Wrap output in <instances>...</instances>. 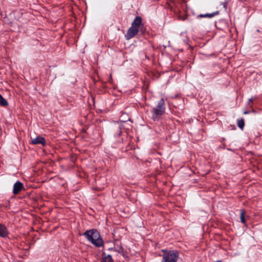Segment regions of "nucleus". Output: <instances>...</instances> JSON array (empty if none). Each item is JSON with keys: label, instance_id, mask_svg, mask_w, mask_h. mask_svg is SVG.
<instances>
[{"label": "nucleus", "instance_id": "7", "mask_svg": "<svg viewBox=\"0 0 262 262\" xmlns=\"http://www.w3.org/2000/svg\"><path fill=\"white\" fill-rule=\"evenodd\" d=\"M109 249L110 250H114L115 251H117L120 254L122 255L123 256H124L123 249L122 247L121 246L118 245L117 244H116L114 248H111Z\"/></svg>", "mask_w": 262, "mask_h": 262}, {"label": "nucleus", "instance_id": "1", "mask_svg": "<svg viewBox=\"0 0 262 262\" xmlns=\"http://www.w3.org/2000/svg\"><path fill=\"white\" fill-rule=\"evenodd\" d=\"M84 235L87 239L96 247H101L103 245V241L99 233L95 229L88 230L84 233Z\"/></svg>", "mask_w": 262, "mask_h": 262}, {"label": "nucleus", "instance_id": "4", "mask_svg": "<svg viewBox=\"0 0 262 262\" xmlns=\"http://www.w3.org/2000/svg\"><path fill=\"white\" fill-rule=\"evenodd\" d=\"M179 253L176 251H169L164 253L162 262H177Z\"/></svg>", "mask_w": 262, "mask_h": 262}, {"label": "nucleus", "instance_id": "13", "mask_svg": "<svg viewBox=\"0 0 262 262\" xmlns=\"http://www.w3.org/2000/svg\"><path fill=\"white\" fill-rule=\"evenodd\" d=\"M116 125H117L118 130L117 131V133L115 134V136H120L121 135V126H120V124L118 123H117Z\"/></svg>", "mask_w": 262, "mask_h": 262}, {"label": "nucleus", "instance_id": "12", "mask_svg": "<svg viewBox=\"0 0 262 262\" xmlns=\"http://www.w3.org/2000/svg\"><path fill=\"white\" fill-rule=\"evenodd\" d=\"M113 261V259L112 256L110 255H108L104 258H103L101 262H112Z\"/></svg>", "mask_w": 262, "mask_h": 262}, {"label": "nucleus", "instance_id": "9", "mask_svg": "<svg viewBox=\"0 0 262 262\" xmlns=\"http://www.w3.org/2000/svg\"><path fill=\"white\" fill-rule=\"evenodd\" d=\"M8 105V103L7 101L0 94V105L2 106H6Z\"/></svg>", "mask_w": 262, "mask_h": 262}, {"label": "nucleus", "instance_id": "15", "mask_svg": "<svg viewBox=\"0 0 262 262\" xmlns=\"http://www.w3.org/2000/svg\"><path fill=\"white\" fill-rule=\"evenodd\" d=\"M252 101H253V98H251L249 99L248 105H249L250 107H251V106L250 105V103L252 102Z\"/></svg>", "mask_w": 262, "mask_h": 262}, {"label": "nucleus", "instance_id": "17", "mask_svg": "<svg viewBox=\"0 0 262 262\" xmlns=\"http://www.w3.org/2000/svg\"><path fill=\"white\" fill-rule=\"evenodd\" d=\"M252 112H253V113H255V111H254V110H253V111H252Z\"/></svg>", "mask_w": 262, "mask_h": 262}, {"label": "nucleus", "instance_id": "5", "mask_svg": "<svg viewBox=\"0 0 262 262\" xmlns=\"http://www.w3.org/2000/svg\"><path fill=\"white\" fill-rule=\"evenodd\" d=\"M23 188V184L19 181H17L13 185V193L14 194L18 193Z\"/></svg>", "mask_w": 262, "mask_h": 262}, {"label": "nucleus", "instance_id": "14", "mask_svg": "<svg viewBox=\"0 0 262 262\" xmlns=\"http://www.w3.org/2000/svg\"><path fill=\"white\" fill-rule=\"evenodd\" d=\"M240 219H241V222L243 223H245V217H244V212L243 211H242L241 212Z\"/></svg>", "mask_w": 262, "mask_h": 262}, {"label": "nucleus", "instance_id": "6", "mask_svg": "<svg viewBox=\"0 0 262 262\" xmlns=\"http://www.w3.org/2000/svg\"><path fill=\"white\" fill-rule=\"evenodd\" d=\"M32 143L34 144H41L43 145L45 144V140L43 138L38 136L32 139Z\"/></svg>", "mask_w": 262, "mask_h": 262}, {"label": "nucleus", "instance_id": "11", "mask_svg": "<svg viewBox=\"0 0 262 262\" xmlns=\"http://www.w3.org/2000/svg\"><path fill=\"white\" fill-rule=\"evenodd\" d=\"M237 125L241 129H243L245 123L244 119H242L237 121Z\"/></svg>", "mask_w": 262, "mask_h": 262}, {"label": "nucleus", "instance_id": "3", "mask_svg": "<svg viewBox=\"0 0 262 262\" xmlns=\"http://www.w3.org/2000/svg\"><path fill=\"white\" fill-rule=\"evenodd\" d=\"M163 99H161L157 106L152 110L151 118L154 120H158L164 113L165 107Z\"/></svg>", "mask_w": 262, "mask_h": 262}, {"label": "nucleus", "instance_id": "10", "mask_svg": "<svg viewBox=\"0 0 262 262\" xmlns=\"http://www.w3.org/2000/svg\"><path fill=\"white\" fill-rule=\"evenodd\" d=\"M218 13H219V12L218 11H216V12H214L212 13H207V14H201L200 15V16L201 17H208L211 18V17H213L214 16L217 15Z\"/></svg>", "mask_w": 262, "mask_h": 262}, {"label": "nucleus", "instance_id": "8", "mask_svg": "<svg viewBox=\"0 0 262 262\" xmlns=\"http://www.w3.org/2000/svg\"><path fill=\"white\" fill-rule=\"evenodd\" d=\"M7 230L5 226L0 224V236L5 237L7 235Z\"/></svg>", "mask_w": 262, "mask_h": 262}, {"label": "nucleus", "instance_id": "16", "mask_svg": "<svg viewBox=\"0 0 262 262\" xmlns=\"http://www.w3.org/2000/svg\"><path fill=\"white\" fill-rule=\"evenodd\" d=\"M250 113V111H244V114H249Z\"/></svg>", "mask_w": 262, "mask_h": 262}, {"label": "nucleus", "instance_id": "2", "mask_svg": "<svg viewBox=\"0 0 262 262\" xmlns=\"http://www.w3.org/2000/svg\"><path fill=\"white\" fill-rule=\"evenodd\" d=\"M142 19L140 17H136L132 24V26L128 29L125 37L128 40L134 37L139 32L140 25L141 24Z\"/></svg>", "mask_w": 262, "mask_h": 262}]
</instances>
